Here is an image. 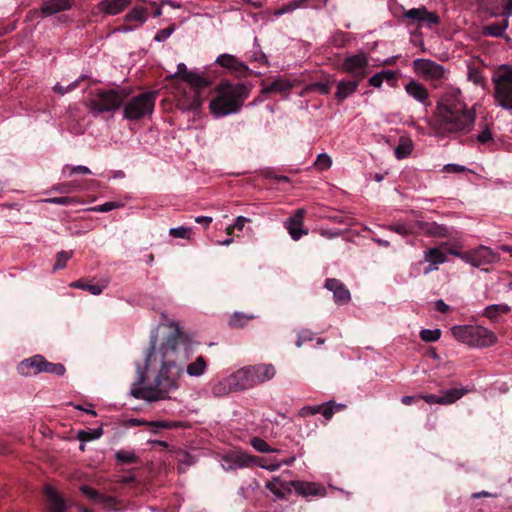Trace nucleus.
Masks as SVG:
<instances>
[{
  "instance_id": "obj_1",
  "label": "nucleus",
  "mask_w": 512,
  "mask_h": 512,
  "mask_svg": "<svg viewBox=\"0 0 512 512\" xmlns=\"http://www.w3.org/2000/svg\"><path fill=\"white\" fill-rule=\"evenodd\" d=\"M193 336L183 331L177 322H160L152 333L144 364L136 365L137 380L131 386L136 399L155 402L169 398L179 388L184 370L176 363L175 354L192 350Z\"/></svg>"
},
{
  "instance_id": "obj_2",
  "label": "nucleus",
  "mask_w": 512,
  "mask_h": 512,
  "mask_svg": "<svg viewBox=\"0 0 512 512\" xmlns=\"http://www.w3.org/2000/svg\"><path fill=\"white\" fill-rule=\"evenodd\" d=\"M437 122H429V136L445 137L446 133H468L471 131L476 113L468 108L462 92L457 87H448L436 105Z\"/></svg>"
},
{
  "instance_id": "obj_3",
  "label": "nucleus",
  "mask_w": 512,
  "mask_h": 512,
  "mask_svg": "<svg viewBox=\"0 0 512 512\" xmlns=\"http://www.w3.org/2000/svg\"><path fill=\"white\" fill-rule=\"evenodd\" d=\"M249 96L245 84L222 82L217 88V95L210 102V112L216 118L238 113Z\"/></svg>"
},
{
  "instance_id": "obj_4",
  "label": "nucleus",
  "mask_w": 512,
  "mask_h": 512,
  "mask_svg": "<svg viewBox=\"0 0 512 512\" xmlns=\"http://www.w3.org/2000/svg\"><path fill=\"white\" fill-rule=\"evenodd\" d=\"M451 331L458 341L471 347H487L496 342L495 334L478 324L456 325Z\"/></svg>"
},
{
  "instance_id": "obj_5",
  "label": "nucleus",
  "mask_w": 512,
  "mask_h": 512,
  "mask_svg": "<svg viewBox=\"0 0 512 512\" xmlns=\"http://www.w3.org/2000/svg\"><path fill=\"white\" fill-rule=\"evenodd\" d=\"M492 82L497 104L505 110L512 111V66L500 65L493 75Z\"/></svg>"
},
{
  "instance_id": "obj_6",
  "label": "nucleus",
  "mask_w": 512,
  "mask_h": 512,
  "mask_svg": "<svg viewBox=\"0 0 512 512\" xmlns=\"http://www.w3.org/2000/svg\"><path fill=\"white\" fill-rule=\"evenodd\" d=\"M155 98V92H145L133 97L124 104L123 118L134 121L150 115L154 109Z\"/></svg>"
},
{
  "instance_id": "obj_7",
  "label": "nucleus",
  "mask_w": 512,
  "mask_h": 512,
  "mask_svg": "<svg viewBox=\"0 0 512 512\" xmlns=\"http://www.w3.org/2000/svg\"><path fill=\"white\" fill-rule=\"evenodd\" d=\"M126 95L123 91L98 90L89 99V108L93 112H113L124 104Z\"/></svg>"
},
{
  "instance_id": "obj_8",
  "label": "nucleus",
  "mask_w": 512,
  "mask_h": 512,
  "mask_svg": "<svg viewBox=\"0 0 512 512\" xmlns=\"http://www.w3.org/2000/svg\"><path fill=\"white\" fill-rule=\"evenodd\" d=\"M339 69L349 74L352 79L362 81L368 75L369 58L364 52L348 55L343 59Z\"/></svg>"
},
{
  "instance_id": "obj_9",
  "label": "nucleus",
  "mask_w": 512,
  "mask_h": 512,
  "mask_svg": "<svg viewBox=\"0 0 512 512\" xmlns=\"http://www.w3.org/2000/svg\"><path fill=\"white\" fill-rule=\"evenodd\" d=\"M464 261L474 267L489 265L499 260V254L487 246H479L465 252Z\"/></svg>"
},
{
  "instance_id": "obj_10",
  "label": "nucleus",
  "mask_w": 512,
  "mask_h": 512,
  "mask_svg": "<svg viewBox=\"0 0 512 512\" xmlns=\"http://www.w3.org/2000/svg\"><path fill=\"white\" fill-rule=\"evenodd\" d=\"M414 71L426 80H441L445 78V69L442 65L424 58L413 61Z\"/></svg>"
},
{
  "instance_id": "obj_11",
  "label": "nucleus",
  "mask_w": 512,
  "mask_h": 512,
  "mask_svg": "<svg viewBox=\"0 0 512 512\" xmlns=\"http://www.w3.org/2000/svg\"><path fill=\"white\" fill-rule=\"evenodd\" d=\"M324 287L332 292L334 302L338 305H345L351 300V294L346 285L338 279L328 278Z\"/></svg>"
},
{
  "instance_id": "obj_12",
  "label": "nucleus",
  "mask_w": 512,
  "mask_h": 512,
  "mask_svg": "<svg viewBox=\"0 0 512 512\" xmlns=\"http://www.w3.org/2000/svg\"><path fill=\"white\" fill-rule=\"evenodd\" d=\"M255 386H259L267 381L272 380L276 375V369L270 363H258L254 365H247Z\"/></svg>"
},
{
  "instance_id": "obj_13",
  "label": "nucleus",
  "mask_w": 512,
  "mask_h": 512,
  "mask_svg": "<svg viewBox=\"0 0 512 512\" xmlns=\"http://www.w3.org/2000/svg\"><path fill=\"white\" fill-rule=\"evenodd\" d=\"M223 460L228 463L229 470L250 467L257 463L258 457L250 455L246 452L237 451L227 454Z\"/></svg>"
},
{
  "instance_id": "obj_14",
  "label": "nucleus",
  "mask_w": 512,
  "mask_h": 512,
  "mask_svg": "<svg viewBox=\"0 0 512 512\" xmlns=\"http://www.w3.org/2000/svg\"><path fill=\"white\" fill-rule=\"evenodd\" d=\"M304 214V209H298L292 217L285 221L284 226L291 238L295 241L299 240L303 235L308 234V230L303 229Z\"/></svg>"
},
{
  "instance_id": "obj_15",
  "label": "nucleus",
  "mask_w": 512,
  "mask_h": 512,
  "mask_svg": "<svg viewBox=\"0 0 512 512\" xmlns=\"http://www.w3.org/2000/svg\"><path fill=\"white\" fill-rule=\"evenodd\" d=\"M43 364H45V358L37 354L22 360L17 366V371L22 376L36 375L43 372Z\"/></svg>"
},
{
  "instance_id": "obj_16",
  "label": "nucleus",
  "mask_w": 512,
  "mask_h": 512,
  "mask_svg": "<svg viewBox=\"0 0 512 512\" xmlns=\"http://www.w3.org/2000/svg\"><path fill=\"white\" fill-rule=\"evenodd\" d=\"M231 376V380L234 381L237 392L250 390L256 387L247 365L231 373Z\"/></svg>"
},
{
  "instance_id": "obj_17",
  "label": "nucleus",
  "mask_w": 512,
  "mask_h": 512,
  "mask_svg": "<svg viewBox=\"0 0 512 512\" xmlns=\"http://www.w3.org/2000/svg\"><path fill=\"white\" fill-rule=\"evenodd\" d=\"M415 229V232L429 237H447L449 235L448 228L436 222L416 221Z\"/></svg>"
},
{
  "instance_id": "obj_18",
  "label": "nucleus",
  "mask_w": 512,
  "mask_h": 512,
  "mask_svg": "<svg viewBox=\"0 0 512 512\" xmlns=\"http://www.w3.org/2000/svg\"><path fill=\"white\" fill-rule=\"evenodd\" d=\"M404 89L406 93L421 103L425 107H429L431 103L429 102V92L426 87L416 80H410L405 86Z\"/></svg>"
},
{
  "instance_id": "obj_19",
  "label": "nucleus",
  "mask_w": 512,
  "mask_h": 512,
  "mask_svg": "<svg viewBox=\"0 0 512 512\" xmlns=\"http://www.w3.org/2000/svg\"><path fill=\"white\" fill-rule=\"evenodd\" d=\"M404 16L418 22L419 24L427 23L428 26L439 23V17L436 14L429 12L425 7L409 9L404 12Z\"/></svg>"
},
{
  "instance_id": "obj_20",
  "label": "nucleus",
  "mask_w": 512,
  "mask_h": 512,
  "mask_svg": "<svg viewBox=\"0 0 512 512\" xmlns=\"http://www.w3.org/2000/svg\"><path fill=\"white\" fill-rule=\"evenodd\" d=\"M218 65H220L223 68H226L230 70L233 73L243 75L247 73L248 66L240 61L238 58H236L234 55L231 54H221L216 58L215 61Z\"/></svg>"
},
{
  "instance_id": "obj_21",
  "label": "nucleus",
  "mask_w": 512,
  "mask_h": 512,
  "mask_svg": "<svg viewBox=\"0 0 512 512\" xmlns=\"http://www.w3.org/2000/svg\"><path fill=\"white\" fill-rule=\"evenodd\" d=\"M295 491L304 497L308 496H320L323 497L326 494V488L322 485L314 482L305 481H291Z\"/></svg>"
},
{
  "instance_id": "obj_22",
  "label": "nucleus",
  "mask_w": 512,
  "mask_h": 512,
  "mask_svg": "<svg viewBox=\"0 0 512 512\" xmlns=\"http://www.w3.org/2000/svg\"><path fill=\"white\" fill-rule=\"evenodd\" d=\"M74 0H47L40 7V13L43 17H48L58 12L70 10Z\"/></svg>"
},
{
  "instance_id": "obj_23",
  "label": "nucleus",
  "mask_w": 512,
  "mask_h": 512,
  "mask_svg": "<svg viewBox=\"0 0 512 512\" xmlns=\"http://www.w3.org/2000/svg\"><path fill=\"white\" fill-rule=\"evenodd\" d=\"M231 374L225 378L211 382L210 389L215 397H223L230 393L237 392Z\"/></svg>"
},
{
  "instance_id": "obj_24",
  "label": "nucleus",
  "mask_w": 512,
  "mask_h": 512,
  "mask_svg": "<svg viewBox=\"0 0 512 512\" xmlns=\"http://www.w3.org/2000/svg\"><path fill=\"white\" fill-rule=\"evenodd\" d=\"M360 82L361 81L356 79L339 81L337 83V91L335 93L336 100L338 102H343L345 99L350 97L356 92Z\"/></svg>"
},
{
  "instance_id": "obj_25",
  "label": "nucleus",
  "mask_w": 512,
  "mask_h": 512,
  "mask_svg": "<svg viewBox=\"0 0 512 512\" xmlns=\"http://www.w3.org/2000/svg\"><path fill=\"white\" fill-rule=\"evenodd\" d=\"M130 3L131 0H102L98 4V9L108 15H117L124 11Z\"/></svg>"
},
{
  "instance_id": "obj_26",
  "label": "nucleus",
  "mask_w": 512,
  "mask_h": 512,
  "mask_svg": "<svg viewBox=\"0 0 512 512\" xmlns=\"http://www.w3.org/2000/svg\"><path fill=\"white\" fill-rule=\"evenodd\" d=\"M265 487L272 492L277 498L283 499L291 493L293 485L291 482L282 481L279 477H274L271 481H268Z\"/></svg>"
},
{
  "instance_id": "obj_27",
  "label": "nucleus",
  "mask_w": 512,
  "mask_h": 512,
  "mask_svg": "<svg viewBox=\"0 0 512 512\" xmlns=\"http://www.w3.org/2000/svg\"><path fill=\"white\" fill-rule=\"evenodd\" d=\"M509 26L508 19H503L500 22L490 23L483 27L482 33L485 36L491 37H505L506 41H509L510 38L505 35V31Z\"/></svg>"
},
{
  "instance_id": "obj_28",
  "label": "nucleus",
  "mask_w": 512,
  "mask_h": 512,
  "mask_svg": "<svg viewBox=\"0 0 512 512\" xmlns=\"http://www.w3.org/2000/svg\"><path fill=\"white\" fill-rule=\"evenodd\" d=\"M44 492L51 503L50 512H65V502L54 488L46 486Z\"/></svg>"
},
{
  "instance_id": "obj_29",
  "label": "nucleus",
  "mask_w": 512,
  "mask_h": 512,
  "mask_svg": "<svg viewBox=\"0 0 512 512\" xmlns=\"http://www.w3.org/2000/svg\"><path fill=\"white\" fill-rule=\"evenodd\" d=\"M413 148H414L413 141L407 136H401L399 138L398 145L394 149L395 157L398 160L405 159L411 155Z\"/></svg>"
},
{
  "instance_id": "obj_30",
  "label": "nucleus",
  "mask_w": 512,
  "mask_h": 512,
  "mask_svg": "<svg viewBox=\"0 0 512 512\" xmlns=\"http://www.w3.org/2000/svg\"><path fill=\"white\" fill-rule=\"evenodd\" d=\"M291 88H292V84L289 80H287L285 78H277L274 81H272L271 83L264 86L262 88V93L263 94L272 93V92L287 93L290 91Z\"/></svg>"
},
{
  "instance_id": "obj_31",
  "label": "nucleus",
  "mask_w": 512,
  "mask_h": 512,
  "mask_svg": "<svg viewBox=\"0 0 512 512\" xmlns=\"http://www.w3.org/2000/svg\"><path fill=\"white\" fill-rule=\"evenodd\" d=\"M345 408L344 404H338L334 401H328L319 405H315L316 414H321L325 420H330L335 413Z\"/></svg>"
},
{
  "instance_id": "obj_32",
  "label": "nucleus",
  "mask_w": 512,
  "mask_h": 512,
  "mask_svg": "<svg viewBox=\"0 0 512 512\" xmlns=\"http://www.w3.org/2000/svg\"><path fill=\"white\" fill-rule=\"evenodd\" d=\"M424 261L432 265H441L447 261L445 253L438 247L428 248L424 251Z\"/></svg>"
},
{
  "instance_id": "obj_33",
  "label": "nucleus",
  "mask_w": 512,
  "mask_h": 512,
  "mask_svg": "<svg viewBox=\"0 0 512 512\" xmlns=\"http://www.w3.org/2000/svg\"><path fill=\"white\" fill-rule=\"evenodd\" d=\"M80 491L89 499L94 500L99 503L110 505V504H113L115 501L113 497L104 496V495L100 494L97 490H95L87 485H82L80 487Z\"/></svg>"
},
{
  "instance_id": "obj_34",
  "label": "nucleus",
  "mask_w": 512,
  "mask_h": 512,
  "mask_svg": "<svg viewBox=\"0 0 512 512\" xmlns=\"http://www.w3.org/2000/svg\"><path fill=\"white\" fill-rule=\"evenodd\" d=\"M148 8L143 6H135L129 13L125 15L126 22L135 21L141 26L147 21Z\"/></svg>"
},
{
  "instance_id": "obj_35",
  "label": "nucleus",
  "mask_w": 512,
  "mask_h": 512,
  "mask_svg": "<svg viewBox=\"0 0 512 512\" xmlns=\"http://www.w3.org/2000/svg\"><path fill=\"white\" fill-rule=\"evenodd\" d=\"M468 392L467 389L462 387H455L441 392L443 405L453 404L462 398Z\"/></svg>"
},
{
  "instance_id": "obj_36",
  "label": "nucleus",
  "mask_w": 512,
  "mask_h": 512,
  "mask_svg": "<svg viewBox=\"0 0 512 512\" xmlns=\"http://www.w3.org/2000/svg\"><path fill=\"white\" fill-rule=\"evenodd\" d=\"M207 369V363L203 356H198L194 362L190 363L186 368V373L191 377L202 376Z\"/></svg>"
},
{
  "instance_id": "obj_37",
  "label": "nucleus",
  "mask_w": 512,
  "mask_h": 512,
  "mask_svg": "<svg viewBox=\"0 0 512 512\" xmlns=\"http://www.w3.org/2000/svg\"><path fill=\"white\" fill-rule=\"evenodd\" d=\"M183 80L194 88H201L209 85V81L202 74L193 70L186 73Z\"/></svg>"
},
{
  "instance_id": "obj_38",
  "label": "nucleus",
  "mask_w": 512,
  "mask_h": 512,
  "mask_svg": "<svg viewBox=\"0 0 512 512\" xmlns=\"http://www.w3.org/2000/svg\"><path fill=\"white\" fill-rule=\"evenodd\" d=\"M509 311L510 307L506 304H493L484 309L482 316L489 319H493L505 315Z\"/></svg>"
},
{
  "instance_id": "obj_39",
  "label": "nucleus",
  "mask_w": 512,
  "mask_h": 512,
  "mask_svg": "<svg viewBox=\"0 0 512 512\" xmlns=\"http://www.w3.org/2000/svg\"><path fill=\"white\" fill-rule=\"evenodd\" d=\"M102 435V429L101 428H98V429H95V430H80L78 433H77V438L78 440L81 442V445H80V450H84L85 448V442L87 441H91V440H94V439H98L100 436Z\"/></svg>"
},
{
  "instance_id": "obj_40",
  "label": "nucleus",
  "mask_w": 512,
  "mask_h": 512,
  "mask_svg": "<svg viewBox=\"0 0 512 512\" xmlns=\"http://www.w3.org/2000/svg\"><path fill=\"white\" fill-rule=\"evenodd\" d=\"M115 458L120 464H134L138 462V456L134 451L119 450L115 454Z\"/></svg>"
},
{
  "instance_id": "obj_41",
  "label": "nucleus",
  "mask_w": 512,
  "mask_h": 512,
  "mask_svg": "<svg viewBox=\"0 0 512 512\" xmlns=\"http://www.w3.org/2000/svg\"><path fill=\"white\" fill-rule=\"evenodd\" d=\"M349 41V35L341 30L335 31L329 39L330 44L336 48L344 47Z\"/></svg>"
},
{
  "instance_id": "obj_42",
  "label": "nucleus",
  "mask_w": 512,
  "mask_h": 512,
  "mask_svg": "<svg viewBox=\"0 0 512 512\" xmlns=\"http://www.w3.org/2000/svg\"><path fill=\"white\" fill-rule=\"evenodd\" d=\"M73 288L87 290L92 295H99L103 291V286L99 284H89L83 281H75L70 284Z\"/></svg>"
},
{
  "instance_id": "obj_43",
  "label": "nucleus",
  "mask_w": 512,
  "mask_h": 512,
  "mask_svg": "<svg viewBox=\"0 0 512 512\" xmlns=\"http://www.w3.org/2000/svg\"><path fill=\"white\" fill-rule=\"evenodd\" d=\"M250 443L255 450L261 453L279 452V450L272 448L265 440L259 437L252 438Z\"/></svg>"
},
{
  "instance_id": "obj_44",
  "label": "nucleus",
  "mask_w": 512,
  "mask_h": 512,
  "mask_svg": "<svg viewBox=\"0 0 512 512\" xmlns=\"http://www.w3.org/2000/svg\"><path fill=\"white\" fill-rule=\"evenodd\" d=\"M73 251H60L56 254V262L53 271H57L66 267L67 262L72 258Z\"/></svg>"
},
{
  "instance_id": "obj_45",
  "label": "nucleus",
  "mask_w": 512,
  "mask_h": 512,
  "mask_svg": "<svg viewBox=\"0 0 512 512\" xmlns=\"http://www.w3.org/2000/svg\"><path fill=\"white\" fill-rule=\"evenodd\" d=\"M43 365H44L43 372H47V373H50V374L61 376L66 371V369H65L63 364H61V363H51V362H48L46 359H45V364H43Z\"/></svg>"
},
{
  "instance_id": "obj_46",
  "label": "nucleus",
  "mask_w": 512,
  "mask_h": 512,
  "mask_svg": "<svg viewBox=\"0 0 512 512\" xmlns=\"http://www.w3.org/2000/svg\"><path fill=\"white\" fill-rule=\"evenodd\" d=\"M192 229L190 227L179 226L169 230V235L174 238L190 239Z\"/></svg>"
},
{
  "instance_id": "obj_47",
  "label": "nucleus",
  "mask_w": 512,
  "mask_h": 512,
  "mask_svg": "<svg viewBox=\"0 0 512 512\" xmlns=\"http://www.w3.org/2000/svg\"><path fill=\"white\" fill-rule=\"evenodd\" d=\"M314 165L317 169L324 171L331 167L332 159L328 154L321 153L317 156Z\"/></svg>"
},
{
  "instance_id": "obj_48",
  "label": "nucleus",
  "mask_w": 512,
  "mask_h": 512,
  "mask_svg": "<svg viewBox=\"0 0 512 512\" xmlns=\"http://www.w3.org/2000/svg\"><path fill=\"white\" fill-rule=\"evenodd\" d=\"M440 336V329H423L420 331V337L425 342H435Z\"/></svg>"
},
{
  "instance_id": "obj_49",
  "label": "nucleus",
  "mask_w": 512,
  "mask_h": 512,
  "mask_svg": "<svg viewBox=\"0 0 512 512\" xmlns=\"http://www.w3.org/2000/svg\"><path fill=\"white\" fill-rule=\"evenodd\" d=\"M176 25L171 24L169 27L159 30L154 36V41L164 42L166 41L176 30Z\"/></svg>"
},
{
  "instance_id": "obj_50",
  "label": "nucleus",
  "mask_w": 512,
  "mask_h": 512,
  "mask_svg": "<svg viewBox=\"0 0 512 512\" xmlns=\"http://www.w3.org/2000/svg\"><path fill=\"white\" fill-rule=\"evenodd\" d=\"M122 206H123V204L121 202L109 201V202H105L101 205L93 207L92 211L104 213V212H109L114 209H118Z\"/></svg>"
},
{
  "instance_id": "obj_51",
  "label": "nucleus",
  "mask_w": 512,
  "mask_h": 512,
  "mask_svg": "<svg viewBox=\"0 0 512 512\" xmlns=\"http://www.w3.org/2000/svg\"><path fill=\"white\" fill-rule=\"evenodd\" d=\"M389 230L394 231L395 233H398L400 235H408L412 232H415V223L412 226H407L405 224H397V225H390L387 227Z\"/></svg>"
},
{
  "instance_id": "obj_52",
  "label": "nucleus",
  "mask_w": 512,
  "mask_h": 512,
  "mask_svg": "<svg viewBox=\"0 0 512 512\" xmlns=\"http://www.w3.org/2000/svg\"><path fill=\"white\" fill-rule=\"evenodd\" d=\"M446 173H464V172H472L469 168L466 166L455 164V163H449L444 165L443 169Z\"/></svg>"
},
{
  "instance_id": "obj_53",
  "label": "nucleus",
  "mask_w": 512,
  "mask_h": 512,
  "mask_svg": "<svg viewBox=\"0 0 512 512\" xmlns=\"http://www.w3.org/2000/svg\"><path fill=\"white\" fill-rule=\"evenodd\" d=\"M255 465H257L265 470L273 472V471L278 470L282 466V463H279L277 461L267 463L263 458L258 457L257 463Z\"/></svg>"
},
{
  "instance_id": "obj_54",
  "label": "nucleus",
  "mask_w": 512,
  "mask_h": 512,
  "mask_svg": "<svg viewBox=\"0 0 512 512\" xmlns=\"http://www.w3.org/2000/svg\"><path fill=\"white\" fill-rule=\"evenodd\" d=\"M55 191H58L60 193H71L78 189V185L75 181L62 183L53 188Z\"/></svg>"
},
{
  "instance_id": "obj_55",
  "label": "nucleus",
  "mask_w": 512,
  "mask_h": 512,
  "mask_svg": "<svg viewBox=\"0 0 512 512\" xmlns=\"http://www.w3.org/2000/svg\"><path fill=\"white\" fill-rule=\"evenodd\" d=\"M44 202L67 206V205L73 204L75 201L71 197L63 196V197L48 198V199H45Z\"/></svg>"
},
{
  "instance_id": "obj_56",
  "label": "nucleus",
  "mask_w": 512,
  "mask_h": 512,
  "mask_svg": "<svg viewBox=\"0 0 512 512\" xmlns=\"http://www.w3.org/2000/svg\"><path fill=\"white\" fill-rule=\"evenodd\" d=\"M468 79L476 85L484 84V77L477 69H470L468 72Z\"/></svg>"
},
{
  "instance_id": "obj_57",
  "label": "nucleus",
  "mask_w": 512,
  "mask_h": 512,
  "mask_svg": "<svg viewBox=\"0 0 512 512\" xmlns=\"http://www.w3.org/2000/svg\"><path fill=\"white\" fill-rule=\"evenodd\" d=\"M67 170L69 171L68 175H70V176L73 174H76V173L91 174V170L87 166H84V165H77V166H72V167L67 166L64 169V173H67Z\"/></svg>"
},
{
  "instance_id": "obj_58",
  "label": "nucleus",
  "mask_w": 512,
  "mask_h": 512,
  "mask_svg": "<svg viewBox=\"0 0 512 512\" xmlns=\"http://www.w3.org/2000/svg\"><path fill=\"white\" fill-rule=\"evenodd\" d=\"M380 75L383 79V81H386L391 86L395 85V82L397 80L396 72L393 70H382L380 71Z\"/></svg>"
},
{
  "instance_id": "obj_59",
  "label": "nucleus",
  "mask_w": 512,
  "mask_h": 512,
  "mask_svg": "<svg viewBox=\"0 0 512 512\" xmlns=\"http://www.w3.org/2000/svg\"><path fill=\"white\" fill-rule=\"evenodd\" d=\"M147 425L155 427L157 429H171L177 427V423L169 421H151Z\"/></svg>"
},
{
  "instance_id": "obj_60",
  "label": "nucleus",
  "mask_w": 512,
  "mask_h": 512,
  "mask_svg": "<svg viewBox=\"0 0 512 512\" xmlns=\"http://www.w3.org/2000/svg\"><path fill=\"white\" fill-rule=\"evenodd\" d=\"M420 399H423L428 404H440L443 405V400L441 395L437 396L434 394H426V395H419Z\"/></svg>"
},
{
  "instance_id": "obj_61",
  "label": "nucleus",
  "mask_w": 512,
  "mask_h": 512,
  "mask_svg": "<svg viewBox=\"0 0 512 512\" xmlns=\"http://www.w3.org/2000/svg\"><path fill=\"white\" fill-rule=\"evenodd\" d=\"M477 140L482 144H487L491 142L493 140L491 131L488 128H485L477 135Z\"/></svg>"
},
{
  "instance_id": "obj_62",
  "label": "nucleus",
  "mask_w": 512,
  "mask_h": 512,
  "mask_svg": "<svg viewBox=\"0 0 512 512\" xmlns=\"http://www.w3.org/2000/svg\"><path fill=\"white\" fill-rule=\"evenodd\" d=\"M250 220L244 216H238L236 219H235V222H234V225L233 227H229L227 228V232L228 233H231V230L233 228L237 229V230H242L244 228V225L245 223L249 222Z\"/></svg>"
},
{
  "instance_id": "obj_63",
  "label": "nucleus",
  "mask_w": 512,
  "mask_h": 512,
  "mask_svg": "<svg viewBox=\"0 0 512 512\" xmlns=\"http://www.w3.org/2000/svg\"><path fill=\"white\" fill-rule=\"evenodd\" d=\"M369 85L372 86V87H375V88H380L383 84V79L380 75V72L374 74L373 76H371L369 78Z\"/></svg>"
},
{
  "instance_id": "obj_64",
  "label": "nucleus",
  "mask_w": 512,
  "mask_h": 512,
  "mask_svg": "<svg viewBox=\"0 0 512 512\" xmlns=\"http://www.w3.org/2000/svg\"><path fill=\"white\" fill-rule=\"evenodd\" d=\"M298 415L300 417H307V416H311V415H316L315 405L302 407L299 410Z\"/></svg>"
}]
</instances>
